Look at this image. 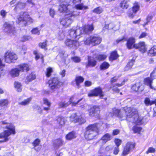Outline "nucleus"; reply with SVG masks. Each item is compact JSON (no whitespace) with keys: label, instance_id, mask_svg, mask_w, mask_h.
<instances>
[{"label":"nucleus","instance_id":"obj_1","mask_svg":"<svg viewBox=\"0 0 156 156\" xmlns=\"http://www.w3.org/2000/svg\"><path fill=\"white\" fill-rule=\"evenodd\" d=\"M112 113L122 120L126 119L127 121L137 125L143 123L142 117L139 116L137 109L134 108L126 107L120 110L114 108L112 109Z\"/></svg>","mask_w":156,"mask_h":156},{"label":"nucleus","instance_id":"obj_2","mask_svg":"<svg viewBox=\"0 0 156 156\" xmlns=\"http://www.w3.org/2000/svg\"><path fill=\"white\" fill-rule=\"evenodd\" d=\"M1 122L3 125H6L5 129L4 131L0 133V138H3L4 141L6 142L9 140V136L11 134L15 135L16 133L15 128L13 125L12 123L7 122L5 121H2Z\"/></svg>","mask_w":156,"mask_h":156},{"label":"nucleus","instance_id":"obj_3","mask_svg":"<svg viewBox=\"0 0 156 156\" xmlns=\"http://www.w3.org/2000/svg\"><path fill=\"white\" fill-rule=\"evenodd\" d=\"M98 132L99 129L97 124L90 125L86 128L84 136L87 140H91L98 134Z\"/></svg>","mask_w":156,"mask_h":156},{"label":"nucleus","instance_id":"obj_4","mask_svg":"<svg viewBox=\"0 0 156 156\" xmlns=\"http://www.w3.org/2000/svg\"><path fill=\"white\" fill-rule=\"evenodd\" d=\"M16 22L21 26H26L33 22V20L30 18L26 12L21 13L20 15L17 17Z\"/></svg>","mask_w":156,"mask_h":156},{"label":"nucleus","instance_id":"obj_5","mask_svg":"<svg viewBox=\"0 0 156 156\" xmlns=\"http://www.w3.org/2000/svg\"><path fill=\"white\" fill-rule=\"evenodd\" d=\"M101 39L100 37L97 35L88 36L85 38L83 42L85 44L90 45L91 44L94 46L99 44L101 41Z\"/></svg>","mask_w":156,"mask_h":156},{"label":"nucleus","instance_id":"obj_6","mask_svg":"<svg viewBox=\"0 0 156 156\" xmlns=\"http://www.w3.org/2000/svg\"><path fill=\"white\" fill-rule=\"evenodd\" d=\"M78 14H76L78 15ZM76 14L74 13H69L66 14L65 16L60 19V23L65 27H68L73 22V17H74Z\"/></svg>","mask_w":156,"mask_h":156},{"label":"nucleus","instance_id":"obj_7","mask_svg":"<svg viewBox=\"0 0 156 156\" xmlns=\"http://www.w3.org/2000/svg\"><path fill=\"white\" fill-rule=\"evenodd\" d=\"M156 78V73L154 71H153L150 74V77H147L144 80V84L148 86L151 89L156 90V87H154L152 84L153 83V80Z\"/></svg>","mask_w":156,"mask_h":156},{"label":"nucleus","instance_id":"obj_8","mask_svg":"<svg viewBox=\"0 0 156 156\" xmlns=\"http://www.w3.org/2000/svg\"><path fill=\"white\" fill-rule=\"evenodd\" d=\"M136 144L134 143L128 142L124 147L122 153V156H126L132 151L134 149Z\"/></svg>","mask_w":156,"mask_h":156},{"label":"nucleus","instance_id":"obj_9","mask_svg":"<svg viewBox=\"0 0 156 156\" xmlns=\"http://www.w3.org/2000/svg\"><path fill=\"white\" fill-rule=\"evenodd\" d=\"M49 87L51 90H54L59 88L61 84V83L57 78L55 77L51 79L48 81Z\"/></svg>","mask_w":156,"mask_h":156},{"label":"nucleus","instance_id":"obj_10","mask_svg":"<svg viewBox=\"0 0 156 156\" xmlns=\"http://www.w3.org/2000/svg\"><path fill=\"white\" fill-rule=\"evenodd\" d=\"M74 99V97H71L69 101H62L58 103V107L59 108H65L69 106V105L72 104V106H75L78 103L82 100L81 99L79 100L77 102L74 101L73 102V101Z\"/></svg>","mask_w":156,"mask_h":156},{"label":"nucleus","instance_id":"obj_11","mask_svg":"<svg viewBox=\"0 0 156 156\" xmlns=\"http://www.w3.org/2000/svg\"><path fill=\"white\" fill-rule=\"evenodd\" d=\"M70 120L74 123L78 122L80 124L84 123L86 122L85 119L81 115L78 116L76 113H73L71 115L70 118Z\"/></svg>","mask_w":156,"mask_h":156},{"label":"nucleus","instance_id":"obj_12","mask_svg":"<svg viewBox=\"0 0 156 156\" xmlns=\"http://www.w3.org/2000/svg\"><path fill=\"white\" fill-rule=\"evenodd\" d=\"M82 29L81 28L77 27H73L69 31V36L72 38H76L82 33Z\"/></svg>","mask_w":156,"mask_h":156},{"label":"nucleus","instance_id":"obj_13","mask_svg":"<svg viewBox=\"0 0 156 156\" xmlns=\"http://www.w3.org/2000/svg\"><path fill=\"white\" fill-rule=\"evenodd\" d=\"M65 43L68 47L73 49H76L80 45L79 42L77 41L69 39L66 40Z\"/></svg>","mask_w":156,"mask_h":156},{"label":"nucleus","instance_id":"obj_14","mask_svg":"<svg viewBox=\"0 0 156 156\" xmlns=\"http://www.w3.org/2000/svg\"><path fill=\"white\" fill-rule=\"evenodd\" d=\"M99 95L100 97L102 98L104 96L102 94V91L101 88L99 87L95 88L94 89L91 90L88 94L89 97H95Z\"/></svg>","mask_w":156,"mask_h":156},{"label":"nucleus","instance_id":"obj_15","mask_svg":"<svg viewBox=\"0 0 156 156\" xmlns=\"http://www.w3.org/2000/svg\"><path fill=\"white\" fill-rule=\"evenodd\" d=\"M71 6L67 4L65 2L62 3L59 6V11L61 12H66V14L69 13H73L72 11H70V9Z\"/></svg>","mask_w":156,"mask_h":156},{"label":"nucleus","instance_id":"obj_16","mask_svg":"<svg viewBox=\"0 0 156 156\" xmlns=\"http://www.w3.org/2000/svg\"><path fill=\"white\" fill-rule=\"evenodd\" d=\"M17 58L16 55L13 52H7L5 55V61L8 63L12 62Z\"/></svg>","mask_w":156,"mask_h":156},{"label":"nucleus","instance_id":"obj_17","mask_svg":"<svg viewBox=\"0 0 156 156\" xmlns=\"http://www.w3.org/2000/svg\"><path fill=\"white\" fill-rule=\"evenodd\" d=\"M99 109V107L96 106L91 108L89 110V115L92 117L98 116L100 113Z\"/></svg>","mask_w":156,"mask_h":156},{"label":"nucleus","instance_id":"obj_18","mask_svg":"<svg viewBox=\"0 0 156 156\" xmlns=\"http://www.w3.org/2000/svg\"><path fill=\"white\" fill-rule=\"evenodd\" d=\"M4 26L5 27V31H7L8 33L14 34L16 33L14 27L9 23H5L4 24Z\"/></svg>","mask_w":156,"mask_h":156},{"label":"nucleus","instance_id":"obj_19","mask_svg":"<svg viewBox=\"0 0 156 156\" xmlns=\"http://www.w3.org/2000/svg\"><path fill=\"white\" fill-rule=\"evenodd\" d=\"M140 6L137 2L135 3L132 8L133 13H130L129 14V16L131 18H133L135 16L136 13L139 10Z\"/></svg>","mask_w":156,"mask_h":156},{"label":"nucleus","instance_id":"obj_20","mask_svg":"<svg viewBox=\"0 0 156 156\" xmlns=\"http://www.w3.org/2000/svg\"><path fill=\"white\" fill-rule=\"evenodd\" d=\"M111 139V135L108 133H107L103 136L101 139L99 140L98 143L99 144H101L102 145H103L107 141L110 140Z\"/></svg>","mask_w":156,"mask_h":156},{"label":"nucleus","instance_id":"obj_21","mask_svg":"<svg viewBox=\"0 0 156 156\" xmlns=\"http://www.w3.org/2000/svg\"><path fill=\"white\" fill-rule=\"evenodd\" d=\"M134 48L138 49L142 53L144 52L146 50L145 43L144 42H140L135 44Z\"/></svg>","mask_w":156,"mask_h":156},{"label":"nucleus","instance_id":"obj_22","mask_svg":"<svg viewBox=\"0 0 156 156\" xmlns=\"http://www.w3.org/2000/svg\"><path fill=\"white\" fill-rule=\"evenodd\" d=\"M82 33H84L85 34H89L93 30L94 28L92 25H87L84 26L83 28H81Z\"/></svg>","mask_w":156,"mask_h":156},{"label":"nucleus","instance_id":"obj_23","mask_svg":"<svg viewBox=\"0 0 156 156\" xmlns=\"http://www.w3.org/2000/svg\"><path fill=\"white\" fill-rule=\"evenodd\" d=\"M135 42L134 38L133 37H130L129 38L126 44L127 48L129 49H131L133 48H134V45Z\"/></svg>","mask_w":156,"mask_h":156},{"label":"nucleus","instance_id":"obj_24","mask_svg":"<svg viewBox=\"0 0 156 156\" xmlns=\"http://www.w3.org/2000/svg\"><path fill=\"white\" fill-rule=\"evenodd\" d=\"M63 142V141L60 138L55 140L53 141V146L55 148H58L62 145Z\"/></svg>","mask_w":156,"mask_h":156},{"label":"nucleus","instance_id":"obj_25","mask_svg":"<svg viewBox=\"0 0 156 156\" xmlns=\"http://www.w3.org/2000/svg\"><path fill=\"white\" fill-rule=\"evenodd\" d=\"M20 72V70L18 67L16 68L12 69L10 72V74L12 77H15L18 76L19 75V73Z\"/></svg>","mask_w":156,"mask_h":156},{"label":"nucleus","instance_id":"obj_26","mask_svg":"<svg viewBox=\"0 0 156 156\" xmlns=\"http://www.w3.org/2000/svg\"><path fill=\"white\" fill-rule=\"evenodd\" d=\"M88 64L87 66L93 67L95 66L96 64V61L94 58L90 56L88 57Z\"/></svg>","mask_w":156,"mask_h":156},{"label":"nucleus","instance_id":"obj_27","mask_svg":"<svg viewBox=\"0 0 156 156\" xmlns=\"http://www.w3.org/2000/svg\"><path fill=\"white\" fill-rule=\"evenodd\" d=\"M142 83L140 82H138L133 85L132 87V89L133 90L135 91H142L143 89H140V87L142 86Z\"/></svg>","mask_w":156,"mask_h":156},{"label":"nucleus","instance_id":"obj_28","mask_svg":"<svg viewBox=\"0 0 156 156\" xmlns=\"http://www.w3.org/2000/svg\"><path fill=\"white\" fill-rule=\"evenodd\" d=\"M18 67L20 72H27L29 70V68L28 64H23L18 66Z\"/></svg>","mask_w":156,"mask_h":156},{"label":"nucleus","instance_id":"obj_29","mask_svg":"<svg viewBox=\"0 0 156 156\" xmlns=\"http://www.w3.org/2000/svg\"><path fill=\"white\" fill-rule=\"evenodd\" d=\"M148 55L150 56H156V45L152 47L148 51Z\"/></svg>","mask_w":156,"mask_h":156},{"label":"nucleus","instance_id":"obj_30","mask_svg":"<svg viewBox=\"0 0 156 156\" xmlns=\"http://www.w3.org/2000/svg\"><path fill=\"white\" fill-rule=\"evenodd\" d=\"M76 137V134L75 132L72 131L67 134L66 136V139L68 140H71Z\"/></svg>","mask_w":156,"mask_h":156},{"label":"nucleus","instance_id":"obj_31","mask_svg":"<svg viewBox=\"0 0 156 156\" xmlns=\"http://www.w3.org/2000/svg\"><path fill=\"white\" fill-rule=\"evenodd\" d=\"M36 77V76L35 74L34 73H31L27 76L26 80V83H28L32 80H34Z\"/></svg>","mask_w":156,"mask_h":156},{"label":"nucleus","instance_id":"obj_32","mask_svg":"<svg viewBox=\"0 0 156 156\" xmlns=\"http://www.w3.org/2000/svg\"><path fill=\"white\" fill-rule=\"evenodd\" d=\"M84 80V78L81 76H78L76 77L75 80L76 81V85L77 86V87L78 88L80 87V83L83 82Z\"/></svg>","mask_w":156,"mask_h":156},{"label":"nucleus","instance_id":"obj_33","mask_svg":"<svg viewBox=\"0 0 156 156\" xmlns=\"http://www.w3.org/2000/svg\"><path fill=\"white\" fill-rule=\"evenodd\" d=\"M118 57V55L117 54V51H114L111 53L109 59L110 60L112 61L116 59Z\"/></svg>","mask_w":156,"mask_h":156},{"label":"nucleus","instance_id":"obj_34","mask_svg":"<svg viewBox=\"0 0 156 156\" xmlns=\"http://www.w3.org/2000/svg\"><path fill=\"white\" fill-rule=\"evenodd\" d=\"M120 6L123 9H127L129 6L127 1L126 0H123L121 2L120 4Z\"/></svg>","mask_w":156,"mask_h":156},{"label":"nucleus","instance_id":"obj_35","mask_svg":"<svg viewBox=\"0 0 156 156\" xmlns=\"http://www.w3.org/2000/svg\"><path fill=\"white\" fill-rule=\"evenodd\" d=\"M9 103V101L7 99H3L0 100V108L3 106H7ZM1 108H0V109Z\"/></svg>","mask_w":156,"mask_h":156},{"label":"nucleus","instance_id":"obj_36","mask_svg":"<svg viewBox=\"0 0 156 156\" xmlns=\"http://www.w3.org/2000/svg\"><path fill=\"white\" fill-rule=\"evenodd\" d=\"M14 85L15 88L18 92H20L21 91L22 89V86L20 83L18 82H15L14 83Z\"/></svg>","mask_w":156,"mask_h":156},{"label":"nucleus","instance_id":"obj_37","mask_svg":"<svg viewBox=\"0 0 156 156\" xmlns=\"http://www.w3.org/2000/svg\"><path fill=\"white\" fill-rule=\"evenodd\" d=\"M31 99L32 98H27V99H25L21 102H19V104L24 106L27 105L29 103L30 101H31Z\"/></svg>","mask_w":156,"mask_h":156},{"label":"nucleus","instance_id":"obj_38","mask_svg":"<svg viewBox=\"0 0 156 156\" xmlns=\"http://www.w3.org/2000/svg\"><path fill=\"white\" fill-rule=\"evenodd\" d=\"M107 56L105 55H99L95 57L96 59L99 61H103L107 58Z\"/></svg>","mask_w":156,"mask_h":156},{"label":"nucleus","instance_id":"obj_39","mask_svg":"<svg viewBox=\"0 0 156 156\" xmlns=\"http://www.w3.org/2000/svg\"><path fill=\"white\" fill-rule=\"evenodd\" d=\"M57 121L58 123L62 126L64 125L65 123V119L63 117H58L57 119Z\"/></svg>","mask_w":156,"mask_h":156},{"label":"nucleus","instance_id":"obj_40","mask_svg":"<svg viewBox=\"0 0 156 156\" xmlns=\"http://www.w3.org/2000/svg\"><path fill=\"white\" fill-rule=\"evenodd\" d=\"M144 103L146 105L148 106L155 104V102L154 101H151L148 98H146L145 100Z\"/></svg>","mask_w":156,"mask_h":156},{"label":"nucleus","instance_id":"obj_41","mask_svg":"<svg viewBox=\"0 0 156 156\" xmlns=\"http://www.w3.org/2000/svg\"><path fill=\"white\" fill-rule=\"evenodd\" d=\"M109 66V64L106 62H104L100 66L101 69L105 70L108 69Z\"/></svg>","mask_w":156,"mask_h":156},{"label":"nucleus","instance_id":"obj_42","mask_svg":"<svg viewBox=\"0 0 156 156\" xmlns=\"http://www.w3.org/2000/svg\"><path fill=\"white\" fill-rule=\"evenodd\" d=\"M142 128L141 127L137 126H134L132 128V130L134 133H139L141 130Z\"/></svg>","mask_w":156,"mask_h":156},{"label":"nucleus","instance_id":"obj_43","mask_svg":"<svg viewBox=\"0 0 156 156\" xmlns=\"http://www.w3.org/2000/svg\"><path fill=\"white\" fill-rule=\"evenodd\" d=\"M75 7L76 9L79 10L82 9H87V7L84 6L82 3L77 5H75Z\"/></svg>","mask_w":156,"mask_h":156},{"label":"nucleus","instance_id":"obj_44","mask_svg":"<svg viewBox=\"0 0 156 156\" xmlns=\"http://www.w3.org/2000/svg\"><path fill=\"white\" fill-rule=\"evenodd\" d=\"M40 29H39L37 27H36L31 30V32L32 34L39 35L40 33Z\"/></svg>","mask_w":156,"mask_h":156},{"label":"nucleus","instance_id":"obj_45","mask_svg":"<svg viewBox=\"0 0 156 156\" xmlns=\"http://www.w3.org/2000/svg\"><path fill=\"white\" fill-rule=\"evenodd\" d=\"M103 11L102 8L100 7H99L94 9L93 10V12L97 14H99L101 13Z\"/></svg>","mask_w":156,"mask_h":156},{"label":"nucleus","instance_id":"obj_46","mask_svg":"<svg viewBox=\"0 0 156 156\" xmlns=\"http://www.w3.org/2000/svg\"><path fill=\"white\" fill-rule=\"evenodd\" d=\"M71 59L74 62L76 63H78L81 61L80 58L77 56H74L71 57Z\"/></svg>","mask_w":156,"mask_h":156},{"label":"nucleus","instance_id":"obj_47","mask_svg":"<svg viewBox=\"0 0 156 156\" xmlns=\"http://www.w3.org/2000/svg\"><path fill=\"white\" fill-rule=\"evenodd\" d=\"M52 72V69L51 68L49 67L46 69V76L49 77L51 75V73Z\"/></svg>","mask_w":156,"mask_h":156},{"label":"nucleus","instance_id":"obj_48","mask_svg":"<svg viewBox=\"0 0 156 156\" xmlns=\"http://www.w3.org/2000/svg\"><path fill=\"white\" fill-rule=\"evenodd\" d=\"M40 140L38 139H37L33 142L32 144L34 146V147H35L36 146H38L40 144Z\"/></svg>","mask_w":156,"mask_h":156},{"label":"nucleus","instance_id":"obj_49","mask_svg":"<svg viewBox=\"0 0 156 156\" xmlns=\"http://www.w3.org/2000/svg\"><path fill=\"white\" fill-rule=\"evenodd\" d=\"M115 142L116 147H119V146L121 144L122 140L118 139H116L115 140Z\"/></svg>","mask_w":156,"mask_h":156},{"label":"nucleus","instance_id":"obj_50","mask_svg":"<svg viewBox=\"0 0 156 156\" xmlns=\"http://www.w3.org/2000/svg\"><path fill=\"white\" fill-rule=\"evenodd\" d=\"M49 14L50 15L52 18H53L54 17V16L55 15V10L52 9L51 8L49 10Z\"/></svg>","mask_w":156,"mask_h":156},{"label":"nucleus","instance_id":"obj_51","mask_svg":"<svg viewBox=\"0 0 156 156\" xmlns=\"http://www.w3.org/2000/svg\"><path fill=\"white\" fill-rule=\"evenodd\" d=\"M119 151V147H115L114 148L113 153L114 154L116 155L118 154Z\"/></svg>","mask_w":156,"mask_h":156},{"label":"nucleus","instance_id":"obj_52","mask_svg":"<svg viewBox=\"0 0 156 156\" xmlns=\"http://www.w3.org/2000/svg\"><path fill=\"white\" fill-rule=\"evenodd\" d=\"M25 6V4L21 2H19L17 5V7H19L20 8H23Z\"/></svg>","mask_w":156,"mask_h":156},{"label":"nucleus","instance_id":"obj_53","mask_svg":"<svg viewBox=\"0 0 156 156\" xmlns=\"http://www.w3.org/2000/svg\"><path fill=\"white\" fill-rule=\"evenodd\" d=\"M43 103L44 104L47 105L48 106H51V103L47 99L44 98L43 99Z\"/></svg>","mask_w":156,"mask_h":156},{"label":"nucleus","instance_id":"obj_54","mask_svg":"<svg viewBox=\"0 0 156 156\" xmlns=\"http://www.w3.org/2000/svg\"><path fill=\"white\" fill-rule=\"evenodd\" d=\"M134 60L133 59H132L130 61H129L126 66V68L128 66H129L130 67L132 68V66L133 65L134 63Z\"/></svg>","mask_w":156,"mask_h":156},{"label":"nucleus","instance_id":"obj_55","mask_svg":"<svg viewBox=\"0 0 156 156\" xmlns=\"http://www.w3.org/2000/svg\"><path fill=\"white\" fill-rule=\"evenodd\" d=\"M155 151V150L154 148L152 147H150L148 148V150L146 152V153L148 154L149 153H154Z\"/></svg>","mask_w":156,"mask_h":156},{"label":"nucleus","instance_id":"obj_56","mask_svg":"<svg viewBox=\"0 0 156 156\" xmlns=\"http://www.w3.org/2000/svg\"><path fill=\"white\" fill-rule=\"evenodd\" d=\"M43 56L41 54H37L36 55L35 58L37 60L39 58H41L42 59V61H43Z\"/></svg>","mask_w":156,"mask_h":156},{"label":"nucleus","instance_id":"obj_57","mask_svg":"<svg viewBox=\"0 0 156 156\" xmlns=\"http://www.w3.org/2000/svg\"><path fill=\"white\" fill-rule=\"evenodd\" d=\"M147 34L145 32H142L139 36V38L141 39L145 37L146 36H147Z\"/></svg>","mask_w":156,"mask_h":156},{"label":"nucleus","instance_id":"obj_58","mask_svg":"<svg viewBox=\"0 0 156 156\" xmlns=\"http://www.w3.org/2000/svg\"><path fill=\"white\" fill-rule=\"evenodd\" d=\"M46 42H44L43 43H40L39 44V46L42 48H45L46 46Z\"/></svg>","mask_w":156,"mask_h":156},{"label":"nucleus","instance_id":"obj_59","mask_svg":"<svg viewBox=\"0 0 156 156\" xmlns=\"http://www.w3.org/2000/svg\"><path fill=\"white\" fill-rule=\"evenodd\" d=\"M0 15L3 17H5L6 15L7 12L4 10H2L0 11Z\"/></svg>","mask_w":156,"mask_h":156},{"label":"nucleus","instance_id":"obj_60","mask_svg":"<svg viewBox=\"0 0 156 156\" xmlns=\"http://www.w3.org/2000/svg\"><path fill=\"white\" fill-rule=\"evenodd\" d=\"M27 2L29 4L32 5L31 7L35 5L34 0H28Z\"/></svg>","mask_w":156,"mask_h":156},{"label":"nucleus","instance_id":"obj_61","mask_svg":"<svg viewBox=\"0 0 156 156\" xmlns=\"http://www.w3.org/2000/svg\"><path fill=\"white\" fill-rule=\"evenodd\" d=\"M112 90L113 91L115 92L116 93H119V90L115 85H114L112 87Z\"/></svg>","mask_w":156,"mask_h":156},{"label":"nucleus","instance_id":"obj_62","mask_svg":"<svg viewBox=\"0 0 156 156\" xmlns=\"http://www.w3.org/2000/svg\"><path fill=\"white\" fill-rule=\"evenodd\" d=\"M119 133V129H115L113 130L112 134L113 135H116L118 134Z\"/></svg>","mask_w":156,"mask_h":156},{"label":"nucleus","instance_id":"obj_63","mask_svg":"<svg viewBox=\"0 0 156 156\" xmlns=\"http://www.w3.org/2000/svg\"><path fill=\"white\" fill-rule=\"evenodd\" d=\"M91 82L90 81H87L85 82V85L86 86H90L91 85Z\"/></svg>","mask_w":156,"mask_h":156},{"label":"nucleus","instance_id":"obj_64","mask_svg":"<svg viewBox=\"0 0 156 156\" xmlns=\"http://www.w3.org/2000/svg\"><path fill=\"white\" fill-rule=\"evenodd\" d=\"M118 78L117 77L115 76L114 77L111 79V83H114L115 82H116Z\"/></svg>","mask_w":156,"mask_h":156}]
</instances>
